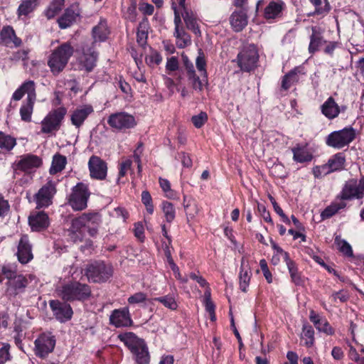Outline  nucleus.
Wrapping results in <instances>:
<instances>
[{"instance_id":"obj_11","label":"nucleus","mask_w":364,"mask_h":364,"mask_svg":"<svg viewBox=\"0 0 364 364\" xmlns=\"http://www.w3.org/2000/svg\"><path fill=\"white\" fill-rule=\"evenodd\" d=\"M85 275L92 282H106L112 275V268L104 262H95L87 266Z\"/></svg>"},{"instance_id":"obj_59","label":"nucleus","mask_w":364,"mask_h":364,"mask_svg":"<svg viewBox=\"0 0 364 364\" xmlns=\"http://www.w3.org/2000/svg\"><path fill=\"white\" fill-rule=\"evenodd\" d=\"M147 299L146 294L143 292H136L130 296L127 301L129 304H138L143 303Z\"/></svg>"},{"instance_id":"obj_5","label":"nucleus","mask_w":364,"mask_h":364,"mask_svg":"<svg viewBox=\"0 0 364 364\" xmlns=\"http://www.w3.org/2000/svg\"><path fill=\"white\" fill-rule=\"evenodd\" d=\"M118 337L132 353L137 364H149L150 356L144 340L132 332L119 334Z\"/></svg>"},{"instance_id":"obj_26","label":"nucleus","mask_w":364,"mask_h":364,"mask_svg":"<svg viewBox=\"0 0 364 364\" xmlns=\"http://www.w3.org/2000/svg\"><path fill=\"white\" fill-rule=\"evenodd\" d=\"M17 257L18 261L22 264H26L33 259L31 245L29 243L27 235H23L20 239Z\"/></svg>"},{"instance_id":"obj_34","label":"nucleus","mask_w":364,"mask_h":364,"mask_svg":"<svg viewBox=\"0 0 364 364\" xmlns=\"http://www.w3.org/2000/svg\"><path fill=\"white\" fill-rule=\"evenodd\" d=\"M183 9V12L182 13V17L187 28L192 31L196 35L200 36V31L195 14L191 11L187 10L186 7Z\"/></svg>"},{"instance_id":"obj_27","label":"nucleus","mask_w":364,"mask_h":364,"mask_svg":"<svg viewBox=\"0 0 364 364\" xmlns=\"http://www.w3.org/2000/svg\"><path fill=\"white\" fill-rule=\"evenodd\" d=\"M311 34L310 36V42L309 45V52L311 54L315 53L319 50V48L326 43L323 38V30L317 26H311Z\"/></svg>"},{"instance_id":"obj_24","label":"nucleus","mask_w":364,"mask_h":364,"mask_svg":"<svg viewBox=\"0 0 364 364\" xmlns=\"http://www.w3.org/2000/svg\"><path fill=\"white\" fill-rule=\"evenodd\" d=\"M82 50V55L80 59V65L87 72H90L96 65L97 53L95 51L92 44V46L83 47Z\"/></svg>"},{"instance_id":"obj_32","label":"nucleus","mask_w":364,"mask_h":364,"mask_svg":"<svg viewBox=\"0 0 364 364\" xmlns=\"http://www.w3.org/2000/svg\"><path fill=\"white\" fill-rule=\"evenodd\" d=\"M41 1V0H21L16 11L18 16H28L37 9Z\"/></svg>"},{"instance_id":"obj_41","label":"nucleus","mask_w":364,"mask_h":364,"mask_svg":"<svg viewBox=\"0 0 364 364\" xmlns=\"http://www.w3.org/2000/svg\"><path fill=\"white\" fill-rule=\"evenodd\" d=\"M187 79L193 90L198 92H202L203 87L208 85V77L200 78L196 73L187 76Z\"/></svg>"},{"instance_id":"obj_6","label":"nucleus","mask_w":364,"mask_h":364,"mask_svg":"<svg viewBox=\"0 0 364 364\" xmlns=\"http://www.w3.org/2000/svg\"><path fill=\"white\" fill-rule=\"evenodd\" d=\"M237 63L240 70L250 73L255 70L259 60V53L254 44H249L242 48L237 56Z\"/></svg>"},{"instance_id":"obj_29","label":"nucleus","mask_w":364,"mask_h":364,"mask_svg":"<svg viewBox=\"0 0 364 364\" xmlns=\"http://www.w3.org/2000/svg\"><path fill=\"white\" fill-rule=\"evenodd\" d=\"M1 43L6 46L18 47L21 44V40L16 36L15 31L11 26H4L0 32Z\"/></svg>"},{"instance_id":"obj_35","label":"nucleus","mask_w":364,"mask_h":364,"mask_svg":"<svg viewBox=\"0 0 364 364\" xmlns=\"http://www.w3.org/2000/svg\"><path fill=\"white\" fill-rule=\"evenodd\" d=\"M291 151L293 153V159L296 162H309L313 159L312 154L308 150L306 146L297 144L292 148Z\"/></svg>"},{"instance_id":"obj_40","label":"nucleus","mask_w":364,"mask_h":364,"mask_svg":"<svg viewBox=\"0 0 364 364\" xmlns=\"http://www.w3.org/2000/svg\"><path fill=\"white\" fill-rule=\"evenodd\" d=\"M346 206V203L342 200L339 202H333L324 209L321 213V216L322 219L330 218L336 214L340 210L345 208Z\"/></svg>"},{"instance_id":"obj_16","label":"nucleus","mask_w":364,"mask_h":364,"mask_svg":"<svg viewBox=\"0 0 364 364\" xmlns=\"http://www.w3.org/2000/svg\"><path fill=\"white\" fill-rule=\"evenodd\" d=\"M49 305L54 316L60 322H65L72 318L73 311L70 304L58 300H51Z\"/></svg>"},{"instance_id":"obj_20","label":"nucleus","mask_w":364,"mask_h":364,"mask_svg":"<svg viewBox=\"0 0 364 364\" xmlns=\"http://www.w3.org/2000/svg\"><path fill=\"white\" fill-rule=\"evenodd\" d=\"M42 164V159L33 154H26L21 157L20 160L15 164V170H20L23 172H30L33 168L40 167Z\"/></svg>"},{"instance_id":"obj_14","label":"nucleus","mask_w":364,"mask_h":364,"mask_svg":"<svg viewBox=\"0 0 364 364\" xmlns=\"http://www.w3.org/2000/svg\"><path fill=\"white\" fill-rule=\"evenodd\" d=\"M55 193L56 188L55 183L52 181L46 183L34 196L36 208H45L50 205Z\"/></svg>"},{"instance_id":"obj_49","label":"nucleus","mask_w":364,"mask_h":364,"mask_svg":"<svg viewBox=\"0 0 364 364\" xmlns=\"http://www.w3.org/2000/svg\"><path fill=\"white\" fill-rule=\"evenodd\" d=\"M186 198H183V205L188 220L193 219L198 213V208L194 201L188 200L186 204Z\"/></svg>"},{"instance_id":"obj_3","label":"nucleus","mask_w":364,"mask_h":364,"mask_svg":"<svg viewBox=\"0 0 364 364\" xmlns=\"http://www.w3.org/2000/svg\"><path fill=\"white\" fill-rule=\"evenodd\" d=\"M56 294L65 302L84 301L90 297L92 290L89 285L74 281L58 287Z\"/></svg>"},{"instance_id":"obj_61","label":"nucleus","mask_w":364,"mask_h":364,"mask_svg":"<svg viewBox=\"0 0 364 364\" xmlns=\"http://www.w3.org/2000/svg\"><path fill=\"white\" fill-rule=\"evenodd\" d=\"M270 201L273 205L274 211L282 218L284 223L287 224L290 223V220L288 218V217L284 214L282 209L280 208V206L277 204L275 199L272 196H269Z\"/></svg>"},{"instance_id":"obj_10","label":"nucleus","mask_w":364,"mask_h":364,"mask_svg":"<svg viewBox=\"0 0 364 364\" xmlns=\"http://www.w3.org/2000/svg\"><path fill=\"white\" fill-rule=\"evenodd\" d=\"M364 197V176L359 181L355 178H351L346 181L343 187L338 196V198L343 200H352L353 199H362Z\"/></svg>"},{"instance_id":"obj_17","label":"nucleus","mask_w":364,"mask_h":364,"mask_svg":"<svg viewBox=\"0 0 364 364\" xmlns=\"http://www.w3.org/2000/svg\"><path fill=\"white\" fill-rule=\"evenodd\" d=\"M109 323L117 328L131 326L133 323L128 307L114 309L109 316Z\"/></svg>"},{"instance_id":"obj_25","label":"nucleus","mask_w":364,"mask_h":364,"mask_svg":"<svg viewBox=\"0 0 364 364\" xmlns=\"http://www.w3.org/2000/svg\"><path fill=\"white\" fill-rule=\"evenodd\" d=\"M94 112L93 107L90 105L80 106L76 108L70 116L73 125L76 128L80 127L88 116Z\"/></svg>"},{"instance_id":"obj_13","label":"nucleus","mask_w":364,"mask_h":364,"mask_svg":"<svg viewBox=\"0 0 364 364\" xmlns=\"http://www.w3.org/2000/svg\"><path fill=\"white\" fill-rule=\"evenodd\" d=\"M55 343V338L50 333H41L34 342L35 354L39 358H46L53 351Z\"/></svg>"},{"instance_id":"obj_8","label":"nucleus","mask_w":364,"mask_h":364,"mask_svg":"<svg viewBox=\"0 0 364 364\" xmlns=\"http://www.w3.org/2000/svg\"><path fill=\"white\" fill-rule=\"evenodd\" d=\"M90 196V192L87 186L83 183H78L72 188L68 203L74 210H82L87 207Z\"/></svg>"},{"instance_id":"obj_15","label":"nucleus","mask_w":364,"mask_h":364,"mask_svg":"<svg viewBox=\"0 0 364 364\" xmlns=\"http://www.w3.org/2000/svg\"><path fill=\"white\" fill-rule=\"evenodd\" d=\"M90 175L92 178L104 180L107 176V164L100 157L92 156L88 161Z\"/></svg>"},{"instance_id":"obj_62","label":"nucleus","mask_w":364,"mask_h":364,"mask_svg":"<svg viewBox=\"0 0 364 364\" xmlns=\"http://www.w3.org/2000/svg\"><path fill=\"white\" fill-rule=\"evenodd\" d=\"M348 294L344 290L333 292L331 296V299L333 302H337V301L339 300L340 302L344 303L348 299Z\"/></svg>"},{"instance_id":"obj_1","label":"nucleus","mask_w":364,"mask_h":364,"mask_svg":"<svg viewBox=\"0 0 364 364\" xmlns=\"http://www.w3.org/2000/svg\"><path fill=\"white\" fill-rule=\"evenodd\" d=\"M6 279L5 295L10 301H14L25 294L29 280L27 276L18 274L14 264H4L0 267V284Z\"/></svg>"},{"instance_id":"obj_45","label":"nucleus","mask_w":364,"mask_h":364,"mask_svg":"<svg viewBox=\"0 0 364 364\" xmlns=\"http://www.w3.org/2000/svg\"><path fill=\"white\" fill-rule=\"evenodd\" d=\"M335 244L339 251L345 256L351 257L353 256V249L350 245L345 240H343L341 236L337 235L335 237Z\"/></svg>"},{"instance_id":"obj_56","label":"nucleus","mask_w":364,"mask_h":364,"mask_svg":"<svg viewBox=\"0 0 364 364\" xmlns=\"http://www.w3.org/2000/svg\"><path fill=\"white\" fill-rule=\"evenodd\" d=\"M145 61L149 66H154L161 63L162 57L157 51H153L146 57Z\"/></svg>"},{"instance_id":"obj_36","label":"nucleus","mask_w":364,"mask_h":364,"mask_svg":"<svg viewBox=\"0 0 364 364\" xmlns=\"http://www.w3.org/2000/svg\"><path fill=\"white\" fill-rule=\"evenodd\" d=\"M346 158L343 153H337L328 161V166L331 172L341 171L344 168Z\"/></svg>"},{"instance_id":"obj_47","label":"nucleus","mask_w":364,"mask_h":364,"mask_svg":"<svg viewBox=\"0 0 364 364\" xmlns=\"http://www.w3.org/2000/svg\"><path fill=\"white\" fill-rule=\"evenodd\" d=\"M16 144V139L10 135L0 132V148L6 151H11Z\"/></svg>"},{"instance_id":"obj_57","label":"nucleus","mask_w":364,"mask_h":364,"mask_svg":"<svg viewBox=\"0 0 364 364\" xmlns=\"http://www.w3.org/2000/svg\"><path fill=\"white\" fill-rule=\"evenodd\" d=\"M207 120L208 115L205 112H201L200 114L191 117V122L196 128L202 127Z\"/></svg>"},{"instance_id":"obj_38","label":"nucleus","mask_w":364,"mask_h":364,"mask_svg":"<svg viewBox=\"0 0 364 364\" xmlns=\"http://www.w3.org/2000/svg\"><path fill=\"white\" fill-rule=\"evenodd\" d=\"M300 73L299 68H295L282 77V89L284 90H289L293 84L298 82V73Z\"/></svg>"},{"instance_id":"obj_39","label":"nucleus","mask_w":364,"mask_h":364,"mask_svg":"<svg viewBox=\"0 0 364 364\" xmlns=\"http://www.w3.org/2000/svg\"><path fill=\"white\" fill-rule=\"evenodd\" d=\"M148 28L149 22L146 19H144L143 21H141L138 26L136 33V41L138 44L141 47L144 46L146 44L148 38Z\"/></svg>"},{"instance_id":"obj_54","label":"nucleus","mask_w":364,"mask_h":364,"mask_svg":"<svg viewBox=\"0 0 364 364\" xmlns=\"http://www.w3.org/2000/svg\"><path fill=\"white\" fill-rule=\"evenodd\" d=\"M141 202L145 205L146 211L151 215L154 213V205L149 191H144L141 193Z\"/></svg>"},{"instance_id":"obj_55","label":"nucleus","mask_w":364,"mask_h":364,"mask_svg":"<svg viewBox=\"0 0 364 364\" xmlns=\"http://www.w3.org/2000/svg\"><path fill=\"white\" fill-rule=\"evenodd\" d=\"M159 181L160 187L165 193L166 196L169 198H173L175 196V193L173 191L171 188L170 182L167 179L161 177L159 178Z\"/></svg>"},{"instance_id":"obj_64","label":"nucleus","mask_w":364,"mask_h":364,"mask_svg":"<svg viewBox=\"0 0 364 364\" xmlns=\"http://www.w3.org/2000/svg\"><path fill=\"white\" fill-rule=\"evenodd\" d=\"M9 344H4L3 347L0 348V364H4L10 359L9 354Z\"/></svg>"},{"instance_id":"obj_4","label":"nucleus","mask_w":364,"mask_h":364,"mask_svg":"<svg viewBox=\"0 0 364 364\" xmlns=\"http://www.w3.org/2000/svg\"><path fill=\"white\" fill-rule=\"evenodd\" d=\"M74 51L70 41L61 43L51 51L48 58V65L53 75H58L65 69Z\"/></svg>"},{"instance_id":"obj_43","label":"nucleus","mask_w":364,"mask_h":364,"mask_svg":"<svg viewBox=\"0 0 364 364\" xmlns=\"http://www.w3.org/2000/svg\"><path fill=\"white\" fill-rule=\"evenodd\" d=\"M288 268L291 282L297 286H301L304 284V279L301 277L300 273L298 272V268L296 263L293 260H290L286 263Z\"/></svg>"},{"instance_id":"obj_28","label":"nucleus","mask_w":364,"mask_h":364,"mask_svg":"<svg viewBox=\"0 0 364 364\" xmlns=\"http://www.w3.org/2000/svg\"><path fill=\"white\" fill-rule=\"evenodd\" d=\"M309 319L314 323V326L318 331L323 332L328 336H332L334 334L335 331L333 328V327L330 325V323L328 322L326 318L321 317L314 311H311Z\"/></svg>"},{"instance_id":"obj_53","label":"nucleus","mask_w":364,"mask_h":364,"mask_svg":"<svg viewBox=\"0 0 364 364\" xmlns=\"http://www.w3.org/2000/svg\"><path fill=\"white\" fill-rule=\"evenodd\" d=\"M312 173L316 178H321L332 172L326 163L321 166H314L312 169Z\"/></svg>"},{"instance_id":"obj_37","label":"nucleus","mask_w":364,"mask_h":364,"mask_svg":"<svg viewBox=\"0 0 364 364\" xmlns=\"http://www.w3.org/2000/svg\"><path fill=\"white\" fill-rule=\"evenodd\" d=\"M173 36L176 39V46L179 48H184L191 43V36L183 27L175 29Z\"/></svg>"},{"instance_id":"obj_46","label":"nucleus","mask_w":364,"mask_h":364,"mask_svg":"<svg viewBox=\"0 0 364 364\" xmlns=\"http://www.w3.org/2000/svg\"><path fill=\"white\" fill-rule=\"evenodd\" d=\"M65 0H53L48 9L45 11V15L48 19L53 18L62 9Z\"/></svg>"},{"instance_id":"obj_30","label":"nucleus","mask_w":364,"mask_h":364,"mask_svg":"<svg viewBox=\"0 0 364 364\" xmlns=\"http://www.w3.org/2000/svg\"><path fill=\"white\" fill-rule=\"evenodd\" d=\"M85 226L86 224L82 215H80L79 217L72 220L71 225L68 230V232L70 239L74 242L82 241L83 237L82 228Z\"/></svg>"},{"instance_id":"obj_12","label":"nucleus","mask_w":364,"mask_h":364,"mask_svg":"<svg viewBox=\"0 0 364 364\" xmlns=\"http://www.w3.org/2000/svg\"><path fill=\"white\" fill-rule=\"evenodd\" d=\"M107 124L112 129L124 131L134 127L136 122L133 115L125 112H120L110 114L107 119Z\"/></svg>"},{"instance_id":"obj_22","label":"nucleus","mask_w":364,"mask_h":364,"mask_svg":"<svg viewBox=\"0 0 364 364\" xmlns=\"http://www.w3.org/2000/svg\"><path fill=\"white\" fill-rule=\"evenodd\" d=\"M346 106H339L333 97H329L321 106V113L328 119L336 118L341 112H344Z\"/></svg>"},{"instance_id":"obj_44","label":"nucleus","mask_w":364,"mask_h":364,"mask_svg":"<svg viewBox=\"0 0 364 364\" xmlns=\"http://www.w3.org/2000/svg\"><path fill=\"white\" fill-rule=\"evenodd\" d=\"M301 340L307 348L311 347L314 343V331L311 326L304 324L302 328Z\"/></svg>"},{"instance_id":"obj_18","label":"nucleus","mask_w":364,"mask_h":364,"mask_svg":"<svg viewBox=\"0 0 364 364\" xmlns=\"http://www.w3.org/2000/svg\"><path fill=\"white\" fill-rule=\"evenodd\" d=\"M238 8L240 10L233 11L230 16V23L235 32L242 31L248 23L247 5Z\"/></svg>"},{"instance_id":"obj_60","label":"nucleus","mask_w":364,"mask_h":364,"mask_svg":"<svg viewBox=\"0 0 364 364\" xmlns=\"http://www.w3.org/2000/svg\"><path fill=\"white\" fill-rule=\"evenodd\" d=\"M132 164V161L131 159H126L120 163L118 181H119L120 178L126 176L127 172L131 170Z\"/></svg>"},{"instance_id":"obj_48","label":"nucleus","mask_w":364,"mask_h":364,"mask_svg":"<svg viewBox=\"0 0 364 364\" xmlns=\"http://www.w3.org/2000/svg\"><path fill=\"white\" fill-rule=\"evenodd\" d=\"M196 65L198 71L200 73V77L203 78H207L208 73L206 70V60L204 53L200 50L196 60Z\"/></svg>"},{"instance_id":"obj_19","label":"nucleus","mask_w":364,"mask_h":364,"mask_svg":"<svg viewBox=\"0 0 364 364\" xmlns=\"http://www.w3.org/2000/svg\"><path fill=\"white\" fill-rule=\"evenodd\" d=\"M285 9L286 4L282 0H271L264 9L263 16L267 21L280 18Z\"/></svg>"},{"instance_id":"obj_42","label":"nucleus","mask_w":364,"mask_h":364,"mask_svg":"<svg viewBox=\"0 0 364 364\" xmlns=\"http://www.w3.org/2000/svg\"><path fill=\"white\" fill-rule=\"evenodd\" d=\"M67 164V159L65 156L60 154L54 155L52 161V165L50 168V174H55L62 171Z\"/></svg>"},{"instance_id":"obj_33","label":"nucleus","mask_w":364,"mask_h":364,"mask_svg":"<svg viewBox=\"0 0 364 364\" xmlns=\"http://www.w3.org/2000/svg\"><path fill=\"white\" fill-rule=\"evenodd\" d=\"M109 33L107 21L101 19L99 23L92 28L94 42L92 44L105 41L107 38Z\"/></svg>"},{"instance_id":"obj_58","label":"nucleus","mask_w":364,"mask_h":364,"mask_svg":"<svg viewBox=\"0 0 364 364\" xmlns=\"http://www.w3.org/2000/svg\"><path fill=\"white\" fill-rule=\"evenodd\" d=\"M124 16L126 19L134 22L136 18V4L132 3L124 12Z\"/></svg>"},{"instance_id":"obj_50","label":"nucleus","mask_w":364,"mask_h":364,"mask_svg":"<svg viewBox=\"0 0 364 364\" xmlns=\"http://www.w3.org/2000/svg\"><path fill=\"white\" fill-rule=\"evenodd\" d=\"M162 210L166 220L168 223H171L174 220L176 214L173 205L170 202L164 201L162 203Z\"/></svg>"},{"instance_id":"obj_31","label":"nucleus","mask_w":364,"mask_h":364,"mask_svg":"<svg viewBox=\"0 0 364 364\" xmlns=\"http://www.w3.org/2000/svg\"><path fill=\"white\" fill-rule=\"evenodd\" d=\"M251 276L252 272L249 267L248 261L246 260L245 257H242L241 260L239 278L240 288L244 292L247 291V289L250 284Z\"/></svg>"},{"instance_id":"obj_51","label":"nucleus","mask_w":364,"mask_h":364,"mask_svg":"<svg viewBox=\"0 0 364 364\" xmlns=\"http://www.w3.org/2000/svg\"><path fill=\"white\" fill-rule=\"evenodd\" d=\"M154 300L163 304V305L165 307H166L171 310H176L178 307V304H177L175 299L172 296H170V295H166V296H161V297H156V298H154Z\"/></svg>"},{"instance_id":"obj_63","label":"nucleus","mask_w":364,"mask_h":364,"mask_svg":"<svg viewBox=\"0 0 364 364\" xmlns=\"http://www.w3.org/2000/svg\"><path fill=\"white\" fill-rule=\"evenodd\" d=\"M178 58L175 56H172L169 58H168L166 64V69L168 72H174L176 71L178 69Z\"/></svg>"},{"instance_id":"obj_23","label":"nucleus","mask_w":364,"mask_h":364,"mask_svg":"<svg viewBox=\"0 0 364 364\" xmlns=\"http://www.w3.org/2000/svg\"><path fill=\"white\" fill-rule=\"evenodd\" d=\"M28 224L33 231H42L48 227L49 218L43 211L34 212L28 217Z\"/></svg>"},{"instance_id":"obj_2","label":"nucleus","mask_w":364,"mask_h":364,"mask_svg":"<svg viewBox=\"0 0 364 364\" xmlns=\"http://www.w3.org/2000/svg\"><path fill=\"white\" fill-rule=\"evenodd\" d=\"M24 95H27L26 99L22 103L19 113L21 119L25 122L31 121L36 100V84L33 80L25 81L14 93L12 99L15 101L21 100Z\"/></svg>"},{"instance_id":"obj_52","label":"nucleus","mask_w":364,"mask_h":364,"mask_svg":"<svg viewBox=\"0 0 364 364\" xmlns=\"http://www.w3.org/2000/svg\"><path fill=\"white\" fill-rule=\"evenodd\" d=\"M82 217L86 224L99 225L101 223V215L97 212L85 213Z\"/></svg>"},{"instance_id":"obj_21","label":"nucleus","mask_w":364,"mask_h":364,"mask_svg":"<svg viewBox=\"0 0 364 364\" xmlns=\"http://www.w3.org/2000/svg\"><path fill=\"white\" fill-rule=\"evenodd\" d=\"M80 9L77 4H73L65 9L63 14L58 19L59 27L67 28L73 25L80 16Z\"/></svg>"},{"instance_id":"obj_9","label":"nucleus","mask_w":364,"mask_h":364,"mask_svg":"<svg viewBox=\"0 0 364 364\" xmlns=\"http://www.w3.org/2000/svg\"><path fill=\"white\" fill-rule=\"evenodd\" d=\"M67 113L64 107L52 109L41 122V132L50 134L60 129L62 122Z\"/></svg>"},{"instance_id":"obj_7","label":"nucleus","mask_w":364,"mask_h":364,"mask_svg":"<svg viewBox=\"0 0 364 364\" xmlns=\"http://www.w3.org/2000/svg\"><path fill=\"white\" fill-rule=\"evenodd\" d=\"M355 138V129L351 127H348L329 134L326 137V143L328 146L341 149L348 146Z\"/></svg>"}]
</instances>
